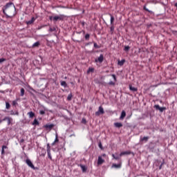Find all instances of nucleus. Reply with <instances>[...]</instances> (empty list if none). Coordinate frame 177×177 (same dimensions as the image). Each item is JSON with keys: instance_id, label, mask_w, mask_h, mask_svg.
I'll list each match as a JSON object with an SVG mask.
<instances>
[{"instance_id": "obj_55", "label": "nucleus", "mask_w": 177, "mask_h": 177, "mask_svg": "<svg viewBox=\"0 0 177 177\" xmlns=\"http://www.w3.org/2000/svg\"><path fill=\"white\" fill-rule=\"evenodd\" d=\"M50 31H53V30H52V28H50Z\"/></svg>"}, {"instance_id": "obj_53", "label": "nucleus", "mask_w": 177, "mask_h": 177, "mask_svg": "<svg viewBox=\"0 0 177 177\" xmlns=\"http://www.w3.org/2000/svg\"><path fill=\"white\" fill-rule=\"evenodd\" d=\"M174 6L177 8V3L174 4Z\"/></svg>"}, {"instance_id": "obj_44", "label": "nucleus", "mask_w": 177, "mask_h": 177, "mask_svg": "<svg viewBox=\"0 0 177 177\" xmlns=\"http://www.w3.org/2000/svg\"><path fill=\"white\" fill-rule=\"evenodd\" d=\"M112 77H113L114 81H117V77H115V75H112Z\"/></svg>"}, {"instance_id": "obj_11", "label": "nucleus", "mask_w": 177, "mask_h": 177, "mask_svg": "<svg viewBox=\"0 0 177 177\" xmlns=\"http://www.w3.org/2000/svg\"><path fill=\"white\" fill-rule=\"evenodd\" d=\"M114 127H115V128H121V127H122V123L115 122V123H114Z\"/></svg>"}, {"instance_id": "obj_3", "label": "nucleus", "mask_w": 177, "mask_h": 177, "mask_svg": "<svg viewBox=\"0 0 177 177\" xmlns=\"http://www.w3.org/2000/svg\"><path fill=\"white\" fill-rule=\"evenodd\" d=\"M26 163L28 166L30 167V168H32V169H35V167L34 166V164H32V162L30 159L26 160Z\"/></svg>"}, {"instance_id": "obj_19", "label": "nucleus", "mask_w": 177, "mask_h": 177, "mask_svg": "<svg viewBox=\"0 0 177 177\" xmlns=\"http://www.w3.org/2000/svg\"><path fill=\"white\" fill-rule=\"evenodd\" d=\"M124 63H125V59H122L121 61H118V66H124Z\"/></svg>"}, {"instance_id": "obj_16", "label": "nucleus", "mask_w": 177, "mask_h": 177, "mask_svg": "<svg viewBox=\"0 0 177 177\" xmlns=\"http://www.w3.org/2000/svg\"><path fill=\"white\" fill-rule=\"evenodd\" d=\"M149 139V136L143 137L142 138H140V142H147Z\"/></svg>"}, {"instance_id": "obj_26", "label": "nucleus", "mask_w": 177, "mask_h": 177, "mask_svg": "<svg viewBox=\"0 0 177 177\" xmlns=\"http://www.w3.org/2000/svg\"><path fill=\"white\" fill-rule=\"evenodd\" d=\"M61 85H62V86H64V88H67V83L66 82V81H62L61 82Z\"/></svg>"}, {"instance_id": "obj_1", "label": "nucleus", "mask_w": 177, "mask_h": 177, "mask_svg": "<svg viewBox=\"0 0 177 177\" xmlns=\"http://www.w3.org/2000/svg\"><path fill=\"white\" fill-rule=\"evenodd\" d=\"M3 12L6 15V19H12L16 16V6L12 2L8 3L3 8Z\"/></svg>"}, {"instance_id": "obj_56", "label": "nucleus", "mask_w": 177, "mask_h": 177, "mask_svg": "<svg viewBox=\"0 0 177 177\" xmlns=\"http://www.w3.org/2000/svg\"><path fill=\"white\" fill-rule=\"evenodd\" d=\"M38 30H41V28H39Z\"/></svg>"}, {"instance_id": "obj_25", "label": "nucleus", "mask_w": 177, "mask_h": 177, "mask_svg": "<svg viewBox=\"0 0 177 177\" xmlns=\"http://www.w3.org/2000/svg\"><path fill=\"white\" fill-rule=\"evenodd\" d=\"M110 17H111V26H113V24H114V20H115V19H114V17H113V15H111V14H110Z\"/></svg>"}, {"instance_id": "obj_12", "label": "nucleus", "mask_w": 177, "mask_h": 177, "mask_svg": "<svg viewBox=\"0 0 177 177\" xmlns=\"http://www.w3.org/2000/svg\"><path fill=\"white\" fill-rule=\"evenodd\" d=\"M35 21V18L32 17V19L30 21H28L26 22V24H28V25L32 24V23H34Z\"/></svg>"}, {"instance_id": "obj_43", "label": "nucleus", "mask_w": 177, "mask_h": 177, "mask_svg": "<svg viewBox=\"0 0 177 177\" xmlns=\"http://www.w3.org/2000/svg\"><path fill=\"white\" fill-rule=\"evenodd\" d=\"M100 149H103V146L102 145V142H100L99 145H98Z\"/></svg>"}, {"instance_id": "obj_54", "label": "nucleus", "mask_w": 177, "mask_h": 177, "mask_svg": "<svg viewBox=\"0 0 177 177\" xmlns=\"http://www.w3.org/2000/svg\"><path fill=\"white\" fill-rule=\"evenodd\" d=\"M1 122H3V120H0V124H1Z\"/></svg>"}, {"instance_id": "obj_41", "label": "nucleus", "mask_w": 177, "mask_h": 177, "mask_svg": "<svg viewBox=\"0 0 177 177\" xmlns=\"http://www.w3.org/2000/svg\"><path fill=\"white\" fill-rule=\"evenodd\" d=\"M82 122L83 124H86V120L85 118H83L82 120Z\"/></svg>"}, {"instance_id": "obj_22", "label": "nucleus", "mask_w": 177, "mask_h": 177, "mask_svg": "<svg viewBox=\"0 0 177 177\" xmlns=\"http://www.w3.org/2000/svg\"><path fill=\"white\" fill-rule=\"evenodd\" d=\"M5 149H8V147H6V145H3L1 149V154H5Z\"/></svg>"}, {"instance_id": "obj_36", "label": "nucleus", "mask_w": 177, "mask_h": 177, "mask_svg": "<svg viewBox=\"0 0 177 177\" xmlns=\"http://www.w3.org/2000/svg\"><path fill=\"white\" fill-rule=\"evenodd\" d=\"M3 62H6V59H5V58H0V63H3Z\"/></svg>"}, {"instance_id": "obj_37", "label": "nucleus", "mask_w": 177, "mask_h": 177, "mask_svg": "<svg viewBox=\"0 0 177 177\" xmlns=\"http://www.w3.org/2000/svg\"><path fill=\"white\" fill-rule=\"evenodd\" d=\"M47 151H50V145L49 144L47 145Z\"/></svg>"}, {"instance_id": "obj_4", "label": "nucleus", "mask_w": 177, "mask_h": 177, "mask_svg": "<svg viewBox=\"0 0 177 177\" xmlns=\"http://www.w3.org/2000/svg\"><path fill=\"white\" fill-rule=\"evenodd\" d=\"M104 113V109L102 106H99L98 111L95 112V115H99L100 114H103Z\"/></svg>"}, {"instance_id": "obj_5", "label": "nucleus", "mask_w": 177, "mask_h": 177, "mask_svg": "<svg viewBox=\"0 0 177 177\" xmlns=\"http://www.w3.org/2000/svg\"><path fill=\"white\" fill-rule=\"evenodd\" d=\"M154 107L156 110H159V111H160V113H162L164 111V110H167V108L160 107V105H158V104L155 105Z\"/></svg>"}, {"instance_id": "obj_31", "label": "nucleus", "mask_w": 177, "mask_h": 177, "mask_svg": "<svg viewBox=\"0 0 177 177\" xmlns=\"http://www.w3.org/2000/svg\"><path fill=\"white\" fill-rule=\"evenodd\" d=\"M129 49H131V47H129V46H124V50L125 52H128V50H129Z\"/></svg>"}, {"instance_id": "obj_17", "label": "nucleus", "mask_w": 177, "mask_h": 177, "mask_svg": "<svg viewBox=\"0 0 177 177\" xmlns=\"http://www.w3.org/2000/svg\"><path fill=\"white\" fill-rule=\"evenodd\" d=\"M121 166H122V165H121V163H119V164H113V165H112V167L113 168H121Z\"/></svg>"}, {"instance_id": "obj_38", "label": "nucleus", "mask_w": 177, "mask_h": 177, "mask_svg": "<svg viewBox=\"0 0 177 177\" xmlns=\"http://www.w3.org/2000/svg\"><path fill=\"white\" fill-rule=\"evenodd\" d=\"M109 85H115V83H114L113 81H111L109 82Z\"/></svg>"}, {"instance_id": "obj_10", "label": "nucleus", "mask_w": 177, "mask_h": 177, "mask_svg": "<svg viewBox=\"0 0 177 177\" xmlns=\"http://www.w3.org/2000/svg\"><path fill=\"white\" fill-rule=\"evenodd\" d=\"M28 115H29V118H34V117H35V113L32 111H30L28 113Z\"/></svg>"}, {"instance_id": "obj_49", "label": "nucleus", "mask_w": 177, "mask_h": 177, "mask_svg": "<svg viewBox=\"0 0 177 177\" xmlns=\"http://www.w3.org/2000/svg\"><path fill=\"white\" fill-rule=\"evenodd\" d=\"M82 26L84 27L85 26V21H82Z\"/></svg>"}, {"instance_id": "obj_52", "label": "nucleus", "mask_w": 177, "mask_h": 177, "mask_svg": "<svg viewBox=\"0 0 177 177\" xmlns=\"http://www.w3.org/2000/svg\"><path fill=\"white\" fill-rule=\"evenodd\" d=\"M112 157L114 159V157H115V155H114V153L112 154Z\"/></svg>"}, {"instance_id": "obj_2", "label": "nucleus", "mask_w": 177, "mask_h": 177, "mask_svg": "<svg viewBox=\"0 0 177 177\" xmlns=\"http://www.w3.org/2000/svg\"><path fill=\"white\" fill-rule=\"evenodd\" d=\"M66 19V16L64 15H59L58 16L53 17V21H57V20H60L63 21Z\"/></svg>"}, {"instance_id": "obj_51", "label": "nucleus", "mask_w": 177, "mask_h": 177, "mask_svg": "<svg viewBox=\"0 0 177 177\" xmlns=\"http://www.w3.org/2000/svg\"><path fill=\"white\" fill-rule=\"evenodd\" d=\"M102 157H106V153H103V154L102 155Z\"/></svg>"}, {"instance_id": "obj_20", "label": "nucleus", "mask_w": 177, "mask_h": 177, "mask_svg": "<svg viewBox=\"0 0 177 177\" xmlns=\"http://www.w3.org/2000/svg\"><path fill=\"white\" fill-rule=\"evenodd\" d=\"M80 168L82 169V172H86V167L80 165Z\"/></svg>"}, {"instance_id": "obj_9", "label": "nucleus", "mask_w": 177, "mask_h": 177, "mask_svg": "<svg viewBox=\"0 0 177 177\" xmlns=\"http://www.w3.org/2000/svg\"><path fill=\"white\" fill-rule=\"evenodd\" d=\"M126 115H127V113L125 112V111H122L120 117V120H124Z\"/></svg>"}, {"instance_id": "obj_15", "label": "nucleus", "mask_w": 177, "mask_h": 177, "mask_svg": "<svg viewBox=\"0 0 177 177\" xmlns=\"http://www.w3.org/2000/svg\"><path fill=\"white\" fill-rule=\"evenodd\" d=\"M10 115H19V111H10Z\"/></svg>"}, {"instance_id": "obj_50", "label": "nucleus", "mask_w": 177, "mask_h": 177, "mask_svg": "<svg viewBox=\"0 0 177 177\" xmlns=\"http://www.w3.org/2000/svg\"><path fill=\"white\" fill-rule=\"evenodd\" d=\"M50 20H53V17H49Z\"/></svg>"}, {"instance_id": "obj_24", "label": "nucleus", "mask_w": 177, "mask_h": 177, "mask_svg": "<svg viewBox=\"0 0 177 177\" xmlns=\"http://www.w3.org/2000/svg\"><path fill=\"white\" fill-rule=\"evenodd\" d=\"M32 125H39V122L38 121V120L35 119L32 122Z\"/></svg>"}, {"instance_id": "obj_40", "label": "nucleus", "mask_w": 177, "mask_h": 177, "mask_svg": "<svg viewBox=\"0 0 177 177\" xmlns=\"http://www.w3.org/2000/svg\"><path fill=\"white\" fill-rule=\"evenodd\" d=\"M39 114H41V115H44V114H45V111H40Z\"/></svg>"}, {"instance_id": "obj_45", "label": "nucleus", "mask_w": 177, "mask_h": 177, "mask_svg": "<svg viewBox=\"0 0 177 177\" xmlns=\"http://www.w3.org/2000/svg\"><path fill=\"white\" fill-rule=\"evenodd\" d=\"M164 164V161L161 163V165L159 166V169H162V165Z\"/></svg>"}, {"instance_id": "obj_48", "label": "nucleus", "mask_w": 177, "mask_h": 177, "mask_svg": "<svg viewBox=\"0 0 177 177\" xmlns=\"http://www.w3.org/2000/svg\"><path fill=\"white\" fill-rule=\"evenodd\" d=\"M111 31H114V26H112L111 27Z\"/></svg>"}, {"instance_id": "obj_35", "label": "nucleus", "mask_w": 177, "mask_h": 177, "mask_svg": "<svg viewBox=\"0 0 177 177\" xmlns=\"http://www.w3.org/2000/svg\"><path fill=\"white\" fill-rule=\"evenodd\" d=\"M94 48H95V49H99V48H100V46H99V45H97V43H94Z\"/></svg>"}, {"instance_id": "obj_33", "label": "nucleus", "mask_w": 177, "mask_h": 177, "mask_svg": "<svg viewBox=\"0 0 177 177\" xmlns=\"http://www.w3.org/2000/svg\"><path fill=\"white\" fill-rule=\"evenodd\" d=\"M144 10H146V12H149V13H151V11L146 8V6L143 7Z\"/></svg>"}, {"instance_id": "obj_7", "label": "nucleus", "mask_w": 177, "mask_h": 177, "mask_svg": "<svg viewBox=\"0 0 177 177\" xmlns=\"http://www.w3.org/2000/svg\"><path fill=\"white\" fill-rule=\"evenodd\" d=\"M103 60H104V57L103 56V54H101L97 59H95V62H99V63H103Z\"/></svg>"}, {"instance_id": "obj_8", "label": "nucleus", "mask_w": 177, "mask_h": 177, "mask_svg": "<svg viewBox=\"0 0 177 177\" xmlns=\"http://www.w3.org/2000/svg\"><path fill=\"white\" fill-rule=\"evenodd\" d=\"M104 162V160H103V158H102V156H99L98 160H97L98 165H102V164H103Z\"/></svg>"}, {"instance_id": "obj_14", "label": "nucleus", "mask_w": 177, "mask_h": 177, "mask_svg": "<svg viewBox=\"0 0 177 177\" xmlns=\"http://www.w3.org/2000/svg\"><path fill=\"white\" fill-rule=\"evenodd\" d=\"M54 125L53 124H46L44 125V128H46V129H52V128H53Z\"/></svg>"}, {"instance_id": "obj_30", "label": "nucleus", "mask_w": 177, "mask_h": 177, "mask_svg": "<svg viewBox=\"0 0 177 177\" xmlns=\"http://www.w3.org/2000/svg\"><path fill=\"white\" fill-rule=\"evenodd\" d=\"M71 99H73V94H68V97H67V100L70 101L71 100Z\"/></svg>"}, {"instance_id": "obj_18", "label": "nucleus", "mask_w": 177, "mask_h": 177, "mask_svg": "<svg viewBox=\"0 0 177 177\" xmlns=\"http://www.w3.org/2000/svg\"><path fill=\"white\" fill-rule=\"evenodd\" d=\"M58 142H59V138H57V135H56L55 141L51 144L52 146H55V145H56V143H57Z\"/></svg>"}, {"instance_id": "obj_39", "label": "nucleus", "mask_w": 177, "mask_h": 177, "mask_svg": "<svg viewBox=\"0 0 177 177\" xmlns=\"http://www.w3.org/2000/svg\"><path fill=\"white\" fill-rule=\"evenodd\" d=\"M16 104H17V101L16 100L12 101V106H16Z\"/></svg>"}, {"instance_id": "obj_13", "label": "nucleus", "mask_w": 177, "mask_h": 177, "mask_svg": "<svg viewBox=\"0 0 177 177\" xmlns=\"http://www.w3.org/2000/svg\"><path fill=\"white\" fill-rule=\"evenodd\" d=\"M129 89L132 91V92H138V88L132 86V85H129Z\"/></svg>"}, {"instance_id": "obj_47", "label": "nucleus", "mask_w": 177, "mask_h": 177, "mask_svg": "<svg viewBox=\"0 0 177 177\" xmlns=\"http://www.w3.org/2000/svg\"><path fill=\"white\" fill-rule=\"evenodd\" d=\"M114 160H120V157L119 156H115Z\"/></svg>"}, {"instance_id": "obj_42", "label": "nucleus", "mask_w": 177, "mask_h": 177, "mask_svg": "<svg viewBox=\"0 0 177 177\" xmlns=\"http://www.w3.org/2000/svg\"><path fill=\"white\" fill-rule=\"evenodd\" d=\"M22 143H24V139L23 138L19 140V144L21 145Z\"/></svg>"}, {"instance_id": "obj_46", "label": "nucleus", "mask_w": 177, "mask_h": 177, "mask_svg": "<svg viewBox=\"0 0 177 177\" xmlns=\"http://www.w3.org/2000/svg\"><path fill=\"white\" fill-rule=\"evenodd\" d=\"M8 118H9V117H5V118L2 120V121H7Z\"/></svg>"}, {"instance_id": "obj_23", "label": "nucleus", "mask_w": 177, "mask_h": 177, "mask_svg": "<svg viewBox=\"0 0 177 177\" xmlns=\"http://www.w3.org/2000/svg\"><path fill=\"white\" fill-rule=\"evenodd\" d=\"M93 71H95V68H88V69L87 71V74H89L90 73H93Z\"/></svg>"}, {"instance_id": "obj_6", "label": "nucleus", "mask_w": 177, "mask_h": 177, "mask_svg": "<svg viewBox=\"0 0 177 177\" xmlns=\"http://www.w3.org/2000/svg\"><path fill=\"white\" fill-rule=\"evenodd\" d=\"M129 154H132V152L130 151H122L120 153V157H122V156H129Z\"/></svg>"}, {"instance_id": "obj_29", "label": "nucleus", "mask_w": 177, "mask_h": 177, "mask_svg": "<svg viewBox=\"0 0 177 177\" xmlns=\"http://www.w3.org/2000/svg\"><path fill=\"white\" fill-rule=\"evenodd\" d=\"M6 109H7V110L10 109V104H9V102H6Z\"/></svg>"}, {"instance_id": "obj_34", "label": "nucleus", "mask_w": 177, "mask_h": 177, "mask_svg": "<svg viewBox=\"0 0 177 177\" xmlns=\"http://www.w3.org/2000/svg\"><path fill=\"white\" fill-rule=\"evenodd\" d=\"M24 89L23 88H21V96H24Z\"/></svg>"}, {"instance_id": "obj_28", "label": "nucleus", "mask_w": 177, "mask_h": 177, "mask_svg": "<svg viewBox=\"0 0 177 177\" xmlns=\"http://www.w3.org/2000/svg\"><path fill=\"white\" fill-rule=\"evenodd\" d=\"M39 46V41H37L35 42L33 45H32V48H37Z\"/></svg>"}, {"instance_id": "obj_27", "label": "nucleus", "mask_w": 177, "mask_h": 177, "mask_svg": "<svg viewBox=\"0 0 177 177\" xmlns=\"http://www.w3.org/2000/svg\"><path fill=\"white\" fill-rule=\"evenodd\" d=\"M91 37V35H89L88 33L86 34L85 35V40L86 41H89V38Z\"/></svg>"}, {"instance_id": "obj_21", "label": "nucleus", "mask_w": 177, "mask_h": 177, "mask_svg": "<svg viewBox=\"0 0 177 177\" xmlns=\"http://www.w3.org/2000/svg\"><path fill=\"white\" fill-rule=\"evenodd\" d=\"M12 121H13L12 118L8 117L7 119L8 125H10V124H12Z\"/></svg>"}, {"instance_id": "obj_32", "label": "nucleus", "mask_w": 177, "mask_h": 177, "mask_svg": "<svg viewBox=\"0 0 177 177\" xmlns=\"http://www.w3.org/2000/svg\"><path fill=\"white\" fill-rule=\"evenodd\" d=\"M47 154L48 158H50V160H52V155L50 154V151H47Z\"/></svg>"}]
</instances>
